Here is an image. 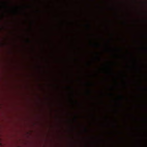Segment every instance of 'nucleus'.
Masks as SVG:
<instances>
[{
	"mask_svg": "<svg viewBox=\"0 0 147 147\" xmlns=\"http://www.w3.org/2000/svg\"><path fill=\"white\" fill-rule=\"evenodd\" d=\"M145 88V89L146 90H147V88Z\"/></svg>",
	"mask_w": 147,
	"mask_h": 147,
	"instance_id": "f257e3e1",
	"label": "nucleus"
},
{
	"mask_svg": "<svg viewBox=\"0 0 147 147\" xmlns=\"http://www.w3.org/2000/svg\"><path fill=\"white\" fill-rule=\"evenodd\" d=\"M85 131H86V129H85Z\"/></svg>",
	"mask_w": 147,
	"mask_h": 147,
	"instance_id": "f03ea898",
	"label": "nucleus"
},
{
	"mask_svg": "<svg viewBox=\"0 0 147 147\" xmlns=\"http://www.w3.org/2000/svg\"><path fill=\"white\" fill-rule=\"evenodd\" d=\"M88 27H89V25H88Z\"/></svg>",
	"mask_w": 147,
	"mask_h": 147,
	"instance_id": "7ed1b4c3",
	"label": "nucleus"
}]
</instances>
